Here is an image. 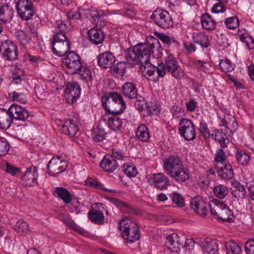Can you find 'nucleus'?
Here are the masks:
<instances>
[{"instance_id": "obj_1", "label": "nucleus", "mask_w": 254, "mask_h": 254, "mask_svg": "<svg viewBox=\"0 0 254 254\" xmlns=\"http://www.w3.org/2000/svg\"><path fill=\"white\" fill-rule=\"evenodd\" d=\"M158 44L159 41L157 38L152 36H147L144 43H139L125 52L127 63L133 66L148 62L155 46Z\"/></svg>"}, {"instance_id": "obj_2", "label": "nucleus", "mask_w": 254, "mask_h": 254, "mask_svg": "<svg viewBox=\"0 0 254 254\" xmlns=\"http://www.w3.org/2000/svg\"><path fill=\"white\" fill-rule=\"evenodd\" d=\"M163 167L166 173L177 182H184L190 178L189 170L178 156L172 155L165 158Z\"/></svg>"}, {"instance_id": "obj_3", "label": "nucleus", "mask_w": 254, "mask_h": 254, "mask_svg": "<svg viewBox=\"0 0 254 254\" xmlns=\"http://www.w3.org/2000/svg\"><path fill=\"white\" fill-rule=\"evenodd\" d=\"M164 62V64L162 63L156 67L158 77H164L166 74V70L177 79H181L184 77L183 70L179 65L176 59L172 55H168L165 57Z\"/></svg>"}, {"instance_id": "obj_4", "label": "nucleus", "mask_w": 254, "mask_h": 254, "mask_svg": "<svg viewBox=\"0 0 254 254\" xmlns=\"http://www.w3.org/2000/svg\"><path fill=\"white\" fill-rule=\"evenodd\" d=\"M102 104L109 113L120 114L126 108L123 97L117 92H111L102 98Z\"/></svg>"}, {"instance_id": "obj_5", "label": "nucleus", "mask_w": 254, "mask_h": 254, "mask_svg": "<svg viewBox=\"0 0 254 254\" xmlns=\"http://www.w3.org/2000/svg\"><path fill=\"white\" fill-rule=\"evenodd\" d=\"M119 229L122 232V237L127 243H133L140 238L139 227L136 222L131 219L122 220L119 224Z\"/></svg>"}, {"instance_id": "obj_6", "label": "nucleus", "mask_w": 254, "mask_h": 254, "mask_svg": "<svg viewBox=\"0 0 254 254\" xmlns=\"http://www.w3.org/2000/svg\"><path fill=\"white\" fill-rule=\"evenodd\" d=\"M82 65L79 57L73 52L68 53L62 61V66L68 74L77 73Z\"/></svg>"}, {"instance_id": "obj_7", "label": "nucleus", "mask_w": 254, "mask_h": 254, "mask_svg": "<svg viewBox=\"0 0 254 254\" xmlns=\"http://www.w3.org/2000/svg\"><path fill=\"white\" fill-rule=\"evenodd\" d=\"M150 18L160 27L167 29L173 25L174 22L170 13L164 10L157 8L151 15Z\"/></svg>"}, {"instance_id": "obj_8", "label": "nucleus", "mask_w": 254, "mask_h": 254, "mask_svg": "<svg viewBox=\"0 0 254 254\" xmlns=\"http://www.w3.org/2000/svg\"><path fill=\"white\" fill-rule=\"evenodd\" d=\"M179 131L181 135L187 140H192L195 137V127L190 120L182 119L179 124Z\"/></svg>"}, {"instance_id": "obj_9", "label": "nucleus", "mask_w": 254, "mask_h": 254, "mask_svg": "<svg viewBox=\"0 0 254 254\" xmlns=\"http://www.w3.org/2000/svg\"><path fill=\"white\" fill-rule=\"evenodd\" d=\"M0 53L4 60L12 61L17 59L18 51L17 46L10 40H5L0 46Z\"/></svg>"}, {"instance_id": "obj_10", "label": "nucleus", "mask_w": 254, "mask_h": 254, "mask_svg": "<svg viewBox=\"0 0 254 254\" xmlns=\"http://www.w3.org/2000/svg\"><path fill=\"white\" fill-rule=\"evenodd\" d=\"M17 12L23 20L30 19L33 15V4L29 0H19L16 5Z\"/></svg>"}, {"instance_id": "obj_11", "label": "nucleus", "mask_w": 254, "mask_h": 254, "mask_svg": "<svg viewBox=\"0 0 254 254\" xmlns=\"http://www.w3.org/2000/svg\"><path fill=\"white\" fill-rule=\"evenodd\" d=\"M67 166V164L65 160L59 156L53 157L47 165V172L50 176L55 177L64 172Z\"/></svg>"}, {"instance_id": "obj_12", "label": "nucleus", "mask_w": 254, "mask_h": 254, "mask_svg": "<svg viewBox=\"0 0 254 254\" xmlns=\"http://www.w3.org/2000/svg\"><path fill=\"white\" fill-rule=\"evenodd\" d=\"M191 208L201 216H206L208 212V204L200 196H196L190 199Z\"/></svg>"}, {"instance_id": "obj_13", "label": "nucleus", "mask_w": 254, "mask_h": 254, "mask_svg": "<svg viewBox=\"0 0 254 254\" xmlns=\"http://www.w3.org/2000/svg\"><path fill=\"white\" fill-rule=\"evenodd\" d=\"M64 92L66 102L73 104L80 96V88L76 82L69 83L66 86Z\"/></svg>"}, {"instance_id": "obj_14", "label": "nucleus", "mask_w": 254, "mask_h": 254, "mask_svg": "<svg viewBox=\"0 0 254 254\" xmlns=\"http://www.w3.org/2000/svg\"><path fill=\"white\" fill-rule=\"evenodd\" d=\"M38 172L37 167L32 166L27 168L21 176V181L25 186H34L37 184Z\"/></svg>"}, {"instance_id": "obj_15", "label": "nucleus", "mask_w": 254, "mask_h": 254, "mask_svg": "<svg viewBox=\"0 0 254 254\" xmlns=\"http://www.w3.org/2000/svg\"><path fill=\"white\" fill-rule=\"evenodd\" d=\"M150 181L152 186L160 190H166L170 185L168 178L161 173L153 174Z\"/></svg>"}, {"instance_id": "obj_16", "label": "nucleus", "mask_w": 254, "mask_h": 254, "mask_svg": "<svg viewBox=\"0 0 254 254\" xmlns=\"http://www.w3.org/2000/svg\"><path fill=\"white\" fill-rule=\"evenodd\" d=\"M11 118L13 120L25 121L29 116V112L24 108L16 104H12L8 108Z\"/></svg>"}, {"instance_id": "obj_17", "label": "nucleus", "mask_w": 254, "mask_h": 254, "mask_svg": "<svg viewBox=\"0 0 254 254\" xmlns=\"http://www.w3.org/2000/svg\"><path fill=\"white\" fill-rule=\"evenodd\" d=\"M57 29L53 35V41H67L66 33L70 29L64 21L58 20L56 22Z\"/></svg>"}, {"instance_id": "obj_18", "label": "nucleus", "mask_w": 254, "mask_h": 254, "mask_svg": "<svg viewBox=\"0 0 254 254\" xmlns=\"http://www.w3.org/2000/svg\"><path fill=\"white\" fill-rule=\"evenodd\" d=\"M117 114L109 113L105 114L103 119L108 127L114 131L118 130L122 127V120L117 116Z\"/></svg>"}, {"instance_id": "obj_19", "label": "nucleus", "mask_w": 254, "mask_h": 254, "mask_svg": "<svg viewBox=\"0 0 254 254\" xmlns=\"http://www.w3.org/2000/svg\"><path fill=\"white\" fill-rule=\"evenodd\" d=\"M115 61V56L109 52L100 54L97 57L98 64L104 68L111 67Z\"/></svg>"}, {"instance_id": "obj_20", "label": "nucleus", "mask_w": 254, "mask_h": 254, "mask_svg": "<svg viewBox=\"0 0 254 254\" xmlns=\"http://www.w3.org/2000/svg\"><path fill=\"white\" fill-rule=\"evenodd\" d=\"M166 246L172 252H178L182 246V242L176 234H172L166 237Z\"/></svg>"}, {"instance_id": "obj_21", "label": "nucleus", "mask_w": 254, "mask_h": 254, "mask_svg": "<svg viewBox=\"0 0 254 254\" xmlns=\"http://www.w3.org/2000/svg\"><path fill=\"white\" fill-rule=\"evenodd\" d=\"M218 176L223 179L231 180L234 176V171L230 163L217 164L216 166Z\"/></svg>"}, {"instance_id": "obj_22", "label": "nucleus", "mask_w": 254, "mask_h": 254, "mask_svg": "<svg viewBox=\"0 0 254 254\" xmlns=\"http://www.w3.org/2000/svg\"><path fill=\"white\" fill-rule=\"evenodd\" d=\"M52 45L53 53L59 57L65 55L69 49V43L68 41H53Z\"/></svg>"}, {"instance_id": "obj_23", "label": "nucleus", "mask_w": 254, "mask_h": 254, "mask_svg": "<svg viewBox=\"0 0 254 254\" xmlns=\"http://www.w3.org/2000/svg\"><path fill=\"white\" fill-rule=\"evenodd\" d=\"M100 166L105 171L112 173L119 166V163L117 160H114L110 154H107L104 157Z\"/></svg>"}, {"instance_id": "obj_24", "label": "nucleus", "mask_w": 254, "mask_h": 254, "mask_svg": "<svg viewBox=\"0 0 254 254\" xmlns=\"http://www.w3.org/2000/svg\"><path fill=\"white\" fill-rule=\"evenodd\" d=\"M88 35L90 42L97 45L102 43L104 39V34L100 28H92L89 30Z\"/></svg>"}, {"instance_id": "obj_25", "label": "nucleus", "mask_w": 254, "mask_h": 254, "mask_svg": "<svg viewBox=\"0 0 254 254\" xmlns=\"http://www.w3.org/2000/svg\"><path fill=\"white\" fill-rule=\"evenodd\" d=\"M225 205L223 202L218 199H213L210 201L208 205L212 215L216 218L219 219Z\"/></svg>"}, {"instance_id": "obj_26", "label": "nucleus", "mask_w": 254, "mask_h": 254, "mask_svg": "<svg viewBox=\"0 0 254 254\" xmlns=\"http://www.w3.org/2000/svg\"><path fill=\"white\" fill-rule=\"evenodd\" d=\"M204 252L208 254H216L218 250V245L215 240L206 239L201 242Z\"/></svg>"}, {"instance_id": "obj_27", "label": "nucleus", "mask_w": 254, "mask_h": 254, "mask_svg": "<svg viewBox=\"0 0 254 254\" xmlns=\"http://www.w3.org/2000/svg\"><path fill=\"white\" fill-rule=\"evenodd\" d=\"M12 122L8 109L0 108V128L4 130L9 128Z\"/></svg>"}, {"instance_id": "obj_28", "label": "nucleus", "mask_w": 254, "mask_h": 254, "mask_svg": "<svg viewBox=\"0 0 254 254\" xmlns=\"http://www.w3.org/2000/svg\"><path fill=\"white\" fill-rule=\"evenodd\" d=\"M62 131L67 135L74 136L78 130V127L74 120L66 121L62 126Z\"/></svg>"}, {"instance_id": "obj_29", "label": "nucleus", "mask_w": 254, "mask_h": 254, "mask_svg": "<svg viewBox=\"0 0 254 254\" xmlns=\"http://www.w3.org/2000/svg\"><path fill=\"white\" fill-rule=\"evenodd\" d=\"M124 96L129 99H134L137 97V89L135 85L131 82L125 83L122 88Z\"/></svg>"}, {"instance_id": "obj_30", "label": "nucleus", "mask_w": 254, "mask_h": 254, "mask_svg": "<svg viewBox=\"0 0 254 254\" xmlns=\"http://www.w3.org/2000/svg\"><path fill=\"white\" fill-rule=\"evenodd\" d=\"M13 13L14 10L12 7L8 5L2 6L0 8V19L3 23H9L12 19Z\"/></svg>"}, {"instance_id": "obj_31", "label": "nucleus", "mask_w": 254, "mask_h": 254, "mask_svg": "<svg viewBox=\"0 0 254 254\" xmlns=\"http://www.w3.org/2000/svg\"><path fill=\"white\" fill-rule=\"evenodd\" d=\"M53 194L62 199L66 204L69 203L72 199L71 193L65 188L57 187L55 189Z\"/></svg>"}, {"instance_id": "obj_32", "label": "nucleus", "mask_w": 254, "mask_h": 254, "mask_svg": "<svg viewBox=\"0 0 254 254\" xmlns=\"http://www.w3.org/2000/svg\"><path fill=\"white\" fill-rule=\"evenodd\" d=\"M201 23L204 28L207 30L213 29L215 26L216 23H221L222 20H212L210 15L204 14L201 16Z\"/></svg>"}, {"instance_id": "obj_33", "label": "nucleus", "mask_w": 254, "mask_h": 254, "mask_svg": "<svg viewBox=\"0 0 254 254\" xmlns=\"http://www.w3.org/2000/svg\"><path fill=\"white\" fill-rule=\"evenodd\" d=\"M233 188L232 195L238 198L243 199L246 197V190L244 186L240 183L236 181L233 183Z\"/></svg>"}, {"instance_id": "obj_34", "label": "nucleus", "mask_w": 254, "mask_h": 254, "mask_svg": "<svg viewBox=\"0 0 254 254\" xmlns=\"http://www.w3.org/2000/svg\"><path fill=\"white\" fill-rule=\"evenodd\" d=\"M89 219L96 224H103L104 222V217L103 213L99 210H90L88 213Z\"/></svg>"}, {"instance_id": "obj_35", "label": "nucleus", "mask_w": 254, "mask_h": 254, "mask_svg": "<svg viewBox=\"0 0 254 254\" xmlns=\"http://www.w3.org/2000/svg\"><path fill=\"white\" fill-rule=\"evenodd\" d=\"M237 163L242 166H247L249 164L251 156L247 152L240 149L237 150L235 153Z\"/></svg>"}, {"instance_id": "obj_36", "label": "nucleus", "mask_w": 254, "mask_h": 254, "mask_svg": "<svg viewBox=\"0 0 254 254\" xmlns=\"http://www.w3.org/2000/svg\"><path fill=\"white\" fill-rule=\"evenodd\" d=\"M136 134L138 139L143 142H146L150 138L149 129L143 125H141L138 127Z\"/></svg>"}, {"instance_id": "obj_37", "label": "nucleus", "mask_w": 254, "mask_h": 254, "mask_svg": "<svg viewBox=\"0 0 254 254\" xmlns=\"http://www.w3.org/2000/svg\"><path fill=\"white\" fill-rule=\"evenodd\" d=\"M194 43L202 47L207 48L209 46L208 37L201 32L194 33L192 36Z\"/></svg>"}, {"instance_id": "obj_38", "label": "nucleus", "mask_w": 254, "mask_h": 254, "mask_svg": "<svg viewBox=\"0 0 254 254\" xmlns=\"http://www.w3.org/2000/svg\"><path fill=\"white\" fill-rule=\"evenodd\" d=\"M213 136V135H212ZM214 139L218 141L222 147L227 146L228 139L227 135L223 132L222 129H215L214 130Z\"/></svg>"}, {"instance_id": "obj_39", "label": "nucleus", "mask_w": 254, "mask_h": 254, "mask_svg": "<svg viewBox=\"0 0 254 254\" xmlns=\"http://www.w3.org/2000/svg\"><path fill=\"white\" fill-rule=\"evenodd\" d=\"M127 65L125 62L118 63L111 69L112 72L118 77H123L126 73Z\"/></svg>"}, {"instance_id": "obj_40", "label": "nucleus", "mask_w": 254, "mask_h": 254, "mask_svg": "<svg viewBox=\"0 0 254 254\" xmlns=\"http://www.w3.org/2000/svg\"><path fill=\"white\" fill-rule=\"evenodd\" d=\"M140 64V66L139 68L143 74H147L150 76L153 75L155 70H156V67L153 66L150 63L149 60L148 61V62H145L144 63Z\"/></svg>"}, {"instance_id": "obj_41", "label": "nucleus", "mask_w": 254, "mask_h": 254, "mask_svg": "<svg viewBox=\"0 0 254 254\" xmlns=\"http://www.w3.org/2000/svg\"><path fill=\"white\" fill-rule=\"evenodd\" d=\"M219 219L228 222H234V216L233 213L226 205H225L224 209L221 213Z\"/></svg>"}, {"instance_id": "obj_42", "label": "nucleus", "mask_w": 254, "mask_h": 254, "mask_svg": "<svg viewBox=\"0 0 254 254\" xmlns=\"http://www.w3.org/2000/svg\"><path fill=\"white\" fill-rule=\"evenodd\" d=\"M225 247L227 254H239L241 251L240 247L232 240L225 243Z\"/></svg>"}, {"instance_id": "obj_43", "label": "nucleus", "mask_w": 254, "mask_h": 254, "mask_svg": "<svg viewBox=\"0 0 254 254\" xmlns=\"http://www.w3.org/2000/svg\"><path fill=\"white\" fill-rule=\"evenodd\" d=\"M14 229L21 235L26 234L29 231L28 224L22 220H19L17 221L14 226Z\"/></svg>"}, {"instance_id": "obj_44", "label": "nucleus", "mask_w": 254, "mask_h": 254, "mask_svg": "<svg viewBox=\"0 0 254 254\" xmlns=\"http://www.w3.org/2000/svg\"><path fill=\"white\" fill-rule=\"evenodd\" d=\"M106 134L104 129L97 127L93 129L92 136L94 141L100 142L104 139Z\"/></svg>"}, {"instance_id": "obj_45", "label": "nucleus", "mask_w": 254, "mask_h": 254, "mask_svg": "<svg viewBox=\"0 0 254 254\" xmlns=\"http://www.w3.org/2000/svg\"><path fill=\"white\" fill-rule=\"evenodd\" d=\"M10 149V144L4 137H0V156L6 155Z\"/></svg>"}, {"instance_id": "obj_46", "label": "nucleus", "mask_w": 254, "mask_h": 254, "mask_svg": "<svg viewBox=\"0 0 254 254\" xmlns=\"http://www.w3.org/2000/svg\"><path fill=\"white\" fill-rule=\"evenodd\" d=\"M213 191L215 195L219 198H224L228 193L226 187L223 185L215 186L214 188Z\"/></svg>"}, {"instance_id": "obj_47", "label": "nucleus", "mask_w": 254, "mask_h": 254, "mask_svg": "<svg viewBox=\"0 0 254 254\" xmlns=\"http://www.w3.org/2000/svg\"><path fill=\"white\" fill-rule=\"evenodd\" d=\"M219 66L224 72H230L234 68V65L229 59L221 60L219 63Z\"/></svg>"}, {"instance_id": "obj_48", "label": "nucleus", "mask_w": 254, "mask_h": 254, "mask_svg": "<svg viewBox=\"0 0 254 254\" xmlns=\"http://www.w3.org/2000/svg\"><path fill=\"white\" fill-rule=\"evenodd\" d=\"M9 95L13 101H17L23 104L27 102L26 96L23 93H18L14 91L9 93Z\"/></svg>"}, {"instance_id": "obj_49", "label": "nucleus", "mask_w": 254, "mask_h": 254, "mask_svg": "<svg viewBox=\"0 0 254 254\" xmlns=\"http://www.w3.org/2000/svg\"><path fill=\"white\" fill-rule=\"evenodd\" d=\"M86 184L93 188L102 189L105 191H108L111 192H115L116 191L113 190H109L103 187V186L99 184L97 181L92 179H89L86 181Z\"/></svg>"}, {"instance_id": "obj_50", "label": "nucleus", "mask_w": 254, "mask_h": 254, "mask_svg": "<svg viewBox=\"0 0 254 254\" xmlns=\"http://www.w3.org/2000/svg\"><path fill=\"white\" fill-rule=\"evenodd\" d=\"M16 36L22 45H25L29 43L30 37H28L26 32L23 31H18L16 33Z\"/></svg>"}, {"instance_id": "obj_51", "label": "nucleus", "mask_w": 254, "mask_h": 254, "mask_svg": "<svg viewBox=\"0 0 254 254\" xmlns=\"http://www.w3.org/2000/svg\"><path fill=\"white\" fill-rule=\"evenodd\" d=\"M77 73L80 74V78L84 80L88 81L90 80L91 79L92 76L91 71L89 68L85 66L82 65Z\"/></svg>"}, {"instance_id": "obj_52", "label": "nucleus", "mask_w": 254, "mask_h": 254, "mask_svg": "<svg viewBox=\"0 0 254 254\" xmlns=\"http://www.w3.org/2000/svg\"><path fill=\"white\" fill-rule=\"evenodd\" d=\"M123 167L124 172L128 177H132L136 175L137 171L136 167L134 165H126L124 164Z\"/></svg>"}, {"instance_id": "obj_53", "label": "nucleus", "mask_w": 254, "mask_h": 254, "mask_svg": "<svg viewBox=\"0 0 254 254\" xmlns=\"http://www.w3.org/2000/svg\"><path fill=\"white\" fill-rule=\"evenodd\" d=\"M5 171L12 176H16L20 173L21 169L20 168L16 167L6 162L5 163Z\"/></svg>"}, {"instance_id": "obj_54", "label": "nucleus", "mask_w": 254, "mask_h": 254, "mask_svg": "<svg viewBox=\"0 0 254 254\" xmlns=\"http://www.w3.org/2000/svg\"><path fill=\"white\" fill-rule=\"evenodd\" d=\"M225 23L227 27L231 29L236 28L239 24V19L237 17L227 18L225 21Z\"/></svg>"}, {"instance_id": "obj_55", "label": "nucleus", "mask_w": 254, "mask_h": 254, "mask_svg": "<svg viewBox=\"0 0 254 254\" xmlns=\"http://www.w3.org/2000/svg\"><path fill=\"white\" fill-rule=\"evenodd\" d=\"M114 159L117 161H121L124 160L126 158L124 153L118 148H114L112 149V153L110 155Z\"/></svg>"}, {"instance_id": "obj_56", "label": "nucleus", "mask_w": 254, "mask_h": 254, "mask_svg": "<svg viewBox=\"0 0 254 254\" xmlns=\"http://www.w3.org/2000/svg\"><path fill=\"white\" fill-rule=\"evenodd\" d=\"M226 156L222 149H219L217 150L215 157V161L220 164H225L226 159Z\"/></svg>"}, {"instance_id": "obj_57", "label": "nucleus", "mask_w": 254, "mask_h": 254, "mask_svg": "<svg viewBox=\"0 0 254 254\" xmlns=\"http://www.w3.org/2000/svg\"><path fill=\"white\" fill-rule=\"evenodd\" d=\"M84 12L87 17L90 16L93 19L94 22L96 21L98 18H101V16L103 15L102 12L94 10H90L89 9H87L85 10Z\"/></svg>"}, {"instance_id": "obj_58", "label": "nucleus", "mask_w": 254, "mask_h": 254, "mask_svg": "<svg viewBox=\"0 0 254 254\" xmlns=\"http://www.w3.org/2000/svg\"><path fill=\"white\" fill-rule=\"evenodd\" d=\"M172 200L173 203L179 207H183L185 205L184 199L182 195L178 193H174L172 195Z\"/></svg>"}, {"instance_id": "obj_59", "label": "nucleus", "mask_w": 254, "mask_h": 254, "mask_svg": "<svg viewBox=\"0 0 254 254\" xmlns=\"http://www.w3.org/2000/svg\"><path fill=\"white\" fill-rule=\"evenodd\" d=\"M199 130L201 134L205 138H209L211 136L210 131L205 122H200Z\"/></svg>"}, {"instance_id": "obj_60", "label": "nucleus", "mask_w": 254, "mask_h": 254, "mask_svg": "<svg viewBox=\"0 0 254 254\" xmlns=\"http://www.w3.org/2000/svg\"><path fill=\"white\" fill-rule=\"evenodd\" d=\"M245 249L247 254H254V239H250L245 243Z\"/></svg>"}, {"instance_id": "obj_61", "label": "nucleus", "mask_w": 254, "mask_h": 254, "mask_svg": "<svg viewBox=\"0 0 254 254\" xmlns=\"http://www.w3.org/2000/svg\"><path fill=\"white\" fill-rule=\"evenodd\" d=\"M123 10L124 14L129 18H131L135 15V12L134 10L133 7L131 5H125L124 7Z\"/></svg>"}, {"instance_id": "obj_62", "label": "nucleus", "mask_w": 254, "mask_h": 254, "mask_svg": "<svg viewBox=\"0 0 254 254\" xmlns=\"http://www.w3.org/2000/svg\"><path fill=\"white\" fill-rule=\"evenodd\" d=\"M223 2L219 1L215 4L212 7L211 11L214 13H222L225 11V7L223 4Z\"/></svg>"}, {"instance_id": "obj_63", "label": "nucleus", "mask_w": 254, "mask_h": 254, "mask_svg": "<svg viewBox=\"0 0 254 254\" xmlns=\"http://www.w3.org/2000/svg\"><path fill=\"white\" fill-rule=\"evenodd\" d=\"M194 245L195 242L193 239H187L185 241V244L184 245H182L181 247L185 248L186 250L191 251L193 249Z\"/></svg>"}, {"instance_id": "obj_64", "label": "nucleus", "mask_w": 254, "mask_h": 254, "mask_svg": "<svg viewBox=\"0 0 254 254\" xmlns=\"http://www.w3.org/2000/svg\"><path fill=\"white\" fill-rule=\"evenodd\" d=\"M66 15L69 19H78L81 17V9H79L77 11L68 12Z\"/></svg>"}]
</instances>
